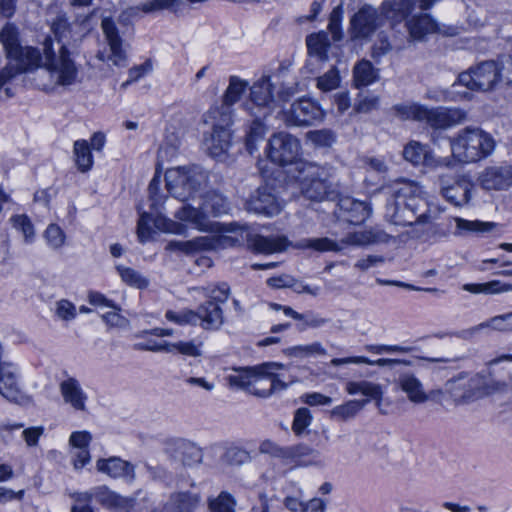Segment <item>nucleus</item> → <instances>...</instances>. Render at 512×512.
Returning a JSON list of instances; mask_svg holds the SVG:
<instances>
[{
	"label": "nucleus",
	"instance_id": "nucleus-1",
	"mask_svg": "<svg viewBox=\"0 0 512 512\" xmlns=\"http://www.w3.org/2000/svg\"><path fill=\"white\" fill-rule=\"evenodd\" d=\"M54 39L47 36L42 43V69L34 77L35 85L42 90H52L56 86H69L75 83L77 68L70 57L66 41L71 29L65 15H58L51 23Z\"/></svg>",
	"mask_w": 512,
	"mask_h": 512
},
{
	"label": "nucleus",
	"instance_id": "nucleus-2",
	"mask_svg": "<svg viewBox=\"0 0 512 512\" xmlns=\"http://www.w3.org/2000/svg\"><path fill=\"white\" fill-rule=\"evenodd\" d=\"M388 189L392 200L386 204V218L395 225L415 227V236L422 237L424 227H431L438 215L424 198L422 187L415 181L398 179Z\"/></svg>",
	"mask_w": 512,
	"mask_h": 512
},
{
	"label": "nucleus",
	"instance_id": "nucleus-3",
	"mask_svg": "<svg viewBox=\"0 0 512 512\" xmlns=\"http://www.w3.org/2000/svg\"><path fill=\"white\" fill-rule=\"evenodd\" d=\"M283 368L281 363L267 362L255 367L237 369L227 379L231 387L246 389L259 397H269L287 388V384L277 374Z\"/></svg>",
	"mask_w": 512,
	"mask_h": 512
},
{
	"label": "nucleus",
	"instance_id": "nucleus-4",
	"mask_svg": "<svg viewBox=\"0 0 512 512\" xmlns=\"http://www.w3.org/2000/svg\"><path fill=\"white\" fill-rule=\"evenodd\" d=\"M167 191L181 202L195 201L209 182V174L203 167L192 164L169 168L165 172Z\"/></svg>",
	"mask_w": 512,
	"mask_h": 512
},
{
	"label": "nucleus",
	"instance_id": "nucleus-5",
	"mask_svg": "<svg viewBox=\"0 0 512 512\" xmlns=\"http://www.w3.org/2000/svg\"><path fill=\"white\" fill-rule=\"evenodd\" d=\"M0 42L2 43L9 62L4 68H12L13 78L24 72H36L42 69L43 57L38 48L26 46L22 47L19 43L18 30L7 23L0 31Z\"/></svg>",
	"mask_w": 512,
	"mask_h": 512
},
{
	"label": "nucleus",
	"instance_id": "nucleus-6",
	"mask_svg": "<svg viewBox=\"0 0 512 512\" xmlns=\"http://www.w3.org/2000/svg\"><path fill=\"white\" fill-rule=\"evenodd\" d=\"M452 160L471 163L484 159L495 149V140L491 134L477 126H467L450 138Z\"/></svg>",
	"mask_w": 512,
	"mask_h": 512
},
{
	"label": "nucleus",
	"instance_id": "nucleus-7",
	"mask_svg": "<svg viewBox=\"0 0 512 512\" xmlns=\"http://www.w3.org/2000/svg\"><path fill=\"white\" fill-rule=\"evenodd\" d=\"M328 176L327 169L316 163L297 164L295 179L299 183L302 194L312 201H322L330 197Z\"/></svg>",
	"mask_w": 512,
	"mask_h": 512
},
{
	"label": "nucleus",
	"instance_id": "nucleus-8",
	"mask_svg": "<svg viewBox=\"0 0 512 512\" xmlns=\"http://www.w3.org/2000/svg\"><path fill=\"white\" fill-rule=\"evenodd\" d=\"M268 159L279 166H288L295 164V172H297V164L303 162L300 160L302 154V145L300 140L288 133L277 132L271 135L266 148Z\"/></svg>",
	"mask_w": 512,
	"mask_h": 512
},
{
	"label": "nucleus",
	"instance_id": "nucleus-9",
	"mask_svg": "<svg viewBox=\"0 0 512 512\" xmlns=\"http://www.w3.org/2000/svg\"><path fill=\"white\" fill-rule=\"evenodd\" d=\"M496 60H485L471 66L458 76L460 84L471 90L490 91L499 84Z\"/></svg>",
	"mask_w": 512,
	"mask_h": 512
},
{
	"label": "nucleus",
	"instance_id": "nucleus-10",
	"mask_svg": "<svg viewBox=\"0 0 512 512\" xmlns=\"http://www.w3.org/2000/svg\"><path fill=\"white\" fill-rule=\"evenodd\" d=\"M324 116L325 113L317 102L309 98H301L283 110L282 121L288 127H303L322 121Z\"/></svg>",
	"mask_w": 512,
	"mask_h": 512
},
{
	"label": "nucleus",
	"instance_id": "nucleus-11",
	"mask_svg": "<svg viewBox=\"0 0 512 512\" xmlns=\"http://www.w3.org/2000/svg\"><path fill=\"white\" fill-rule=\"evenodd\" d=\"M445 391L455 403H467L487 394L486 379L479 374L458 376L446 382Z\"/></svg>",
	"mask_w": 512,
	"mask_h": 512
},
{
	"label": "nucleus",
	"instance_id": "nucleus-12",
	"mask_svg": "<svg viewBox=\"0 0 512 512\" xmlns=\"http://www.w3.org/2000/svg\"><path fill=\"white\" fill-rule=\"evenodd\" d=\"M281 74L262 75L250 87L249 103L254 111L261 112V115H269L275 101V89L280 83Z\"/></svg>",
	"mask_w": 512,
	"mask_h": 512
},
{
	"label": "nucleus",
	"instance_id": "nucleus-13",
	"mask_svg": "<svg viewBox=\"0 0 512 512\" xmlns=\"http://www.w3.org/2000/svg\"><path fill=\"white\" fill-rule=\"evenodd\" d=\"M381 11L371 5L361 7L350 19L352 39L367 40L384 24Z\"/></svg>",
	"mask_w": 512,
	"mask_h": 512
},
{
	"label": "nucleus",
	"instance_id": "nucleus-14",
	"mask_svg": "<svg viewBox=\"0 0 512 512\" xmlns=\"http://www.w3.org/2000/svg\"><path fill=\"white\" fill-rule=\"evenodd\" d=\"M442 196L455 206H463L471 199L473 184L464 175L442 174L438 178Z\"/></svg>",
	"mask_w": 512,
	"mask_h": 512
},
{
	"label": "nucleus",
	"instance_id": "nucleus-15",
	"mask_svg": "<svg viewBox=\"0 0 512 512\" xmlns=\"http://www.w3.org/2000/svg\"><path fill=\"white\" fill-rule=\"evenodd\" d=\"M479 186L485 191H504L512 186V165L488 166L477 178Z\"/></svg>",
	"mask_w": 512,
	"mask_h": 512
},
{
	"label": "nucleus",
	"instance_id": "nucleus-16",
	"mask_svg": "<svg viewBox=\"0 0 512 512\" xmlns=\"http://www.w3.org/2000/svg\"><path fill=\"white\" fill-rule=\"evenodd\" d=\"M467 120V112L459 108H424L423 121L433 129H448Z\"/></svg>",
	"mask_w": 512,
	"mask_h": 512
},
{
	"label": "nucleus",
	"instance_id": "nucleus-17",
	"mask_svg": "<svg viewBox=\"0 0 512 512\" xmlns=\"http://www.w3.org/2000/svg\"><path fill=\"white\" fill-rule=\"evenodd\" d=\"M403 156L414 165H424L429 168L450 167L453 164L451 157L436 158L429 146L417 141H411L405 146Z\"/></svg>",
	"mask_w": 512,
	"mask_h": 512
},
{
	"label": "nucleus",
	"instance_id": "nucleus-18",
	"mask_svg": "<svg viewBox=\"0 0 512 512\" xmlns=\"http://www.w3.org/2000/svg\"><path fill=\"white\" fill-rule=\"evenodd\" d=\"M246 210L265 216H274L280 213L281 205L273 189L268 185L260 186L246 201Z\"/></svg>",
	"mask_w": 512,
	"mask_h": 512
},
{
	"label": "nucleus",
	"instance_id": "nucleus-19",
	"mask_svg": "<svg viewBox=\"0 0 512 512\" xmlns=\"http://www.w3.org/2000/svg\"><path fill=\"white\" fill-rule=\"evenodd\" d=\"M101 27L108 43L110 54L106 57L104 52L100 51L97 58L101 61L110 60L116 66H123L126 62V53L122 48V39L114 22L110 18H104Z\"/></svg>",
	"mask_w": 512,
	"mask_h": 512
},
{
	"label": "nucleus",
	"instance_id": "nucleus-20",
	"mask_svg": "<svg viewBox=\"0 0 512 512\" xmlns=\"http://www.w3.org/2000/svg\"><path fill=\"white\" fill-rule=\"evenodd\" d=\"M96 469L110 478L123 479L127 483H133L136 479L135 466L120 457L100 458L96 461Z\"/></svg>",
	"mask_w": 512,
	"mask_h": 512
},
{
	"label": "nucleus",
	"instance_id": "nucleus-21",
	"mask_svg": "<svg viewBox=\"0 0 512 512\" xmlns=\"http://www.w3.org/2000/svg\"><path fill=\"white\" fill-rule=\"evenodd\" d=\"M174 216L180 221L189 223L199 231L211 232L215 229V223L208 219L201 201L198 207L192 205L190 201L183 202V205L175 212Z\"/></svg>",
	"mask_w": 512,
	"mask_h": 512
},
{
	"label": "nucleus",
	"instance_id": "nucleus-22",
	"mask_svg": "<svg viewBox=\"0 0 512 512\" xmlns=\"http://www.w3.org/2000/svg\"><path fill=\"white\" fill-rule=\"evenodd\" d=\"M391 236L385 231L378 228H371L368 230L354 231L346 234L341 238L343 250L346 247H364L374 244L387 243Z\"/></svg>",
	"mask_w": 512,
	"mask_h": 512
},
{
	"label": "nucleus",
	"instance_id": "nucleus-23",
	"mask_svg": "<svg viewBox=\"0 0 512 512\" xmlns=\"http://www.w3.org/2000/svg\"><path fill=\"white\" fill-rule=\"evenodd\" d=\"M270 307L273 310H283L284 314L294 320L299 321L297 329L299 331H306L307 329H318L330 322L328 318L322 317L319 313L314 311H306L304 313H298L289 306H282L277 303H270Z\"/></svg>",
	"mask_w": 512,
	"mask_h": 512
},
{
	"label": "nucleus",
	"instance_id": "nucleus-24",
	"mask_svg": "<svg viewBox=\"0 0 512 512\" xmlns=\"http://www.w3.org/2000/svg\"><path fill=\"white\" fill-rule=\"evenodd\" d=\"M396 386L407 395V398L415 404H421L428 400V395L421 380L412 372L405 371L395 380Z\"/></svg>",
	"mask_w": 512,
	"mask_h": 512
},
{
	"label": "nucleus",
	"instance_id": "nucleus-25",
	"mask_svg": "<svg viewBox=\"0 0 512 512\" xmlns=\"http://www.w3.org/2000/svg\"><path fill=\"white\" fill-rule=\"evenodd\" d=\"M59 391L64 403L76 411H86L88 397L77 379L69 377L63 380L59 385Z\"/></svg>",
	"mask_w": 512,
	"mask_h": 512
},
{
	"label": "nucleus",
	"instance_id": "nucleus-26",
	"mask_svg": "<svg viewBox=\"0 0 512 512\" xmlns=\"http://www.w3.org/2000/svg\"><path fill=\"white\" fill-rule=\"evenodd\" d=\"M196 316L197 324L205 330H218L224 324L223 310L213 301L201 304L196 311Z\"/></svg>",
	"mask_w": 512,
	"mask_h": 512
},
{
	"label": "nucleus",
	"instance_id": "nucleus-27",
	"mask_svg": "<svg viewBox=\"0 0 512 512\" xmlns=\"http://www.w3.org/2000/svg\"><path fill=\"white\" fill-rule=\"evenodd\" d=\"M339 207L343 212L345 220L354 225L363 223L372 213V209L368 203L349 197L341 199L339 201Z\"/></svg>",
	"mask_w": 512,
	"mask_h": 512
},
{
	"label": "nucleus",
	"instance_id": "nucleus-28",
	"mask_svg": "<svg viewBox=\"0 0 512 512\" xmlns=\"http://www.w3.org/2000/svg\"><path fill=\"white\" fill-rule=\"evenodd\" d=\"M405 25L412 41H422L427 35L438 31L437 23L426 13L412 16Z\"/></svg>",
	"mask_w": 512,
	"mask_h": 512
},
{
	"label": "nucleus",
	"instance_id": "nucleus-29",
	"mask_svg": "<svg viewBox=\"0 0 512 512\" xmlns=\"http://www.w3.org/2000/svg\"><path fill=\"white\" fill-rule=\"evenodd\" d=\"M456 224V236H463L466 234H476L483 236L499 230L502 226L496 222L481 221V220H467L461 217L454 218Z\"/></svg>",
	"mask_w": 512,
	"mask_h": 512
},
{
	"label": "nucleus",
	"instance_id": "nucleus-30",
	"mask_svg": "<svg viewBox=\"0 0 512 512\" xmlns=\"http://www.w3.org/2000/svg\"><path fill=\"white\" fill-rule=\"evenodd\" d=\"M201 497L197 493L177 492L170 495L162 512H194L200 504Z\"/></svg>",
	"mask_w": 512,
	"mask_h": 512
},
{
	"label": "nucleus",
	"instance_id": "nucleus-31",
	"mask_svg": "<svg viewBox=\"0 0 512 512\" xmlns=\"http://www.w3.org/2000/svg\"><path fill=\"white\" fill-rule=\"evenodd\" d=\"M291 243L285 236L255 235L249 239V246L258 253L273 254L287 249Z\"/></svg>",
	"mask_w": 512,
	"mask_h": 512
},
{
	"label": "nucleus",
	"instance_id": "nucleus-32",
	"mask_svg": "<svg viewBox=\"0 0 512 512\" xmlns=\"http://www.w3.org/2000/svg\"><path fill=\"white\" fill-rule=\"evenodd\" d=\"M214 246L215 241L213 238L201 236L187 241H170L166 245V250L180 252L189 256L201 251L211 250Z\"/></svg>",
	"mask_w": 512,
	"mask_h": 512
},
{
	"label": "nucleus",
	"instance_id": "nucleus-33",
	"mask_svg": "<svg viewBox=\"0 0 512 512\" xmlns=\"http://www.w3.org/2000/svg\"><path fill=\"white\" fill-rule=\"evenodd\" d=\"M234 108L224 103L213 105L204 115L205 123L211 124L214 129L231 131Z\"/></svg>",
	"mask_w": 512,
	"mask_h": 512
},
{
	"label": "nucleus",
	"instance_id": "nucleus-34",
	"mask_svg": "<svg viewBox=\"0 0 512 512\" xmlns=\"http://www.w3.org/2000/svg\"><path fill=\"white\" fill-rule=\"evenodd\" d=\"M415 6V0H385L381 6V12L385 19L401 22L408 17Z\"/></svg>",
	"mask_w": 512,
	"mask_h": 512
},
{
	"label": "nucleus",
	"instance_id": "nucleus-35",
	"mask_svg": "<svg viewBox=\"0 0 512 512\" xmlns=\"http://www.w3.org/2000/svg\"><path fill=\"white\" fill-rule=\"evenodd\" d=\"M231 139V131L212 128L210 136L205 138V146L212 157L220 158L231 147Z\"/></svg>",
	"mask_w": 512,
	"mask_h": 512
},
{
	"label": "nucleus",
	"instance_id": "nucleus-36",
	"mask_svg": "<svg viewBox=\"0 0 512 512\" xmlns=\"http://www.w3.org/2000/svg\"><path fill=\"white\" fill-rule=\"evenodd\" d=\"M243 108L247 111L252 117H254L253 121L249 126V130L246 135V146L249 153H253L256 150L255 143L262 139L266 132V127L263 123V119H265L268 115H261V112L254 111V108L250 106L249 103H244Z\"/></svg>",
	"mask_w": 512,
	"mask_h": 512
},
{
	"label": "nucleus",
	"instance_id": "nucleus-37",
	"mask_svg": "<svg viewBox=\"0 0 512 512\" xmlns=\"http://www.w3.org/2000/svg\"><path fill=\"white\" fill-rule=\"evenodd\" d=\"M200 200L208 218L210 216L220 217L228 214L231 210L228 199L217 191H209L205 195L201 194Z\"/></svg>",
	"mask_w": 512,
	"mask_h": 512
},
{
	"label": "nucleus",
	"instance_id": "nucleus-38",
	"mask_svg": "<svg viewBox=\"0 0 512 512\" xmlns=\"http://www.w3.org/2000/svg\"><path fill=\"white\" fill-rule=\"evenodd\" d=\"M305 450H307V448L303 446L282 447L269 439L262 441L259 445L260 453L269 454L272 457L283 460L294 459L305 455L307 454Z\"/></svg>",
	"mask_w": 512,
	"mask_h": 512
},
{
	"label": "nucleus",
	"instance_id": "nucleus-39",
	"mask_svg": "<svg viewBox=\"0 0 512 512\" xmlns=\"http://www.w3.org/2000/svg\"><path fill=\"white\" fill-rule=\"evenodd\" d=\"M293 247L297 249H311L321 253H339L343 251V244H341V239L338 241L329 237L302 239L296 242Z\"/></svg>",
	"mask_w": 512,
	"mask_h": 512
},
{
	"label": "nucleus",
	"instance_id": "nucleus-40",
	"mask_svg": "<svg viewBox=\"0 0 512 512\" xmlns=\"http://www.w3.org/2000/svg\"><path fill=\"white\" fill-rule=\"evenodd\" d=\"M176 453L184 465L199 464L203 458L202 449L195 443L181 440L176 444Z\"/></svg>",
	"mask_w": 512,
	"mask_h": 512
},
{
	"label": "nucleus",
	"instance_id": "nucleus-41",
	"mask_svg": "<svg viewBox=\"0 0 512 512\" xmlns=\"http://www.w3.org/2000/svg\"><path fill=\"white\" fill-rule=\"evenodd\" d=\"M367 402V400H349L344 404L335 406L330 411V416L337 421H348L356 417Z\"/></svg>",
	"mask_w": 512,
	"mask_h": 512
},
{
	"label": "nucleus",
	"instance_id": "nucleus-42",
	"mask_svg": "<svg viewBox=\"0 0 512 512\" xmlns=\"http://www.w3.org/2000/svg\"><path fill=\"white\" fill-rule=\"evenodd\" d=\"M249 83L238 76H231L229 78V84L226 88L223 96L222 103L233 107L245 93Z\"/></svg>",
	"mask_w": 512,
	"mask_h": 512
},
{
	"label": "nucleus",
	"instance_id": "nucleus-43",
	"mask_svg": "<svg viewBox=\"0 0 512 512\" xmlns=\"http://www.w3.org/2000/svg\"><path fill=\"white\" fill-rule=\"evenodd\" d=\"M310 56L316 57L318 61L327 59L329 41L325 33L312 34L306 39Z\"/></svg>",
	"mask_w": 512,
	"mask_h": 512
},
{
	"label": "nucleus",
	"instance_id": "nucleus-44",
	"mask_svg": "<svg viewBox=\"0 0 512 512\" xmlns=\"http://www.w3.org/2000/svg\"><path fill=\"white\" fill-rule=\"evenodd\" d=\"M354 82L357 88L373 83L377 78L376 70L369 61L362 60L354 67Z\"/></svg>",
	"mask_w": 512,
	"mask_h": 512
},
{
	"label": "nucleus",
	"instance_id": "nucleus-45",
	"mask_svg": "<svg viewBox=\"0 0 512 512\" xmlns=\"http://www.w3.org/2000/svg\"><path fill=\"white\" fill-rule=\"evenodd\" d=\"M306 142L314 148H329L336 141V135L331 129L310 130L305 134Z\"/></svg>",
	"mask_w": 512,
	"mask_h": 512
},
{
	"label": "nucleus",
	"instance_id": "nucleus-46",
	"mask_svg": "<svg viewBox=\"0 0 512 512\" xmlns=\"http://www.w3.org/2000/svg\"><path fill=\"white\" fill-rule=\"evenodd\" d=\"M346 391L350 395L362 394L372 399H379L382 396L380 385L369 381H350L346 384Z\"/></svg>",
	"mask_w": 512,
	"mask_h": 512
},
{
	"label": "nucleus",
	"instance_id": "nucleus-47",
	"mask_svg": "<svg viewBox=\"0 0 512 512\" xmlns=\"http://www.w3.org/2000/svg\"><path fill=\"white\" fill-rule=\"evenodd\" d=\"M74 156L76 165L81 172H87L92 168L93 157L86 140L75 141Z\"/></svg>",
	"mask_w": 512,
	"mask_h": 512
},
{
	"label": "nucleus",
	"instance_id": "nucleus-48",
	"mask_svg": "<svg viewBox=\"0 0 512 512\" xmlns=\"http://www.w3.org/2000/svg\"><path fill=\"white\" fill-rule=\"evenodd\" d=\"M284 353L289 357L306 358L314 355L324 356L327 354V350L320 342H313L307 345H297L286 348Z\"/></svg>",
	"mask_w": 512,
	"mask_h": 512
},
{
	"label": "nucleus",
	"instance_id": "nucleus-49",
	"mask_svg": "<svg viewBox=\"0 0 512 512\" xmlns=\"http://www.w3.org/2000/svg\"><path fill=\"white\" fill-rule=\"evenodd\" d=\"M12 227L20 231L23 235L25 243H32L35 239L34 225L25 214L13 215L10 218Z\"/></svg>",
	"mask_w": 512,
	"mask_h": 512
},
{
	"label": "nucleus",
	"instance_id": "nucleus-50",
	"mask_svg": "<svg viewBox=\"0 0 512 512\" xmlns=\"http://www.w3.org/2000/svg\"><path fill=\"white\" fill-rule=\"evenodd\" d=\"M211 512H235L236 500L228 492L222 491L217 497L209 499Z\"/></svg>",
	"mask_w": 512,
	"mask_h": 512
},
{
	"label": "nucleus",
	"instance_id": "nucleus-51",
	"mask_svg": "<svg viewBox=\"0 0 512 512\" xmlns=\"http://www.w3.org/2000/svg\"><path fill=\"white\" fill-rule=\"evenodd\" d=\"M116 269L122 281L125 282L127 285H130L138 289H144L149 284V281L145 277H143L138 271L130 267H124L119 265L116 267Z\"/></svg>",
	"mask_w": 512,
	"mask_h": 512
},
{
	"label": "nucleus",
	"instance_id": "nucleus-52",
	"mask_svg": "<svg viewBox=\"0 0 512 512\" xmlns=\"http://www.w3.org/2000/svg\"><path fill=\"white\" fill-rule=\"evenodd\" d=\"M201 289L203 294L210 298L209 301H213L219 305L225 303L230 295V287L225 282L220 284H211Z\"/></svg>",
	"mask_w": 512,
	"mask_h": 512
},
{
	"label": "nucleus",
	"instance_id": "nucleus-53",
	"mask_svg": "<svg viewBox=\"0 0 512 512\" xmlns=\"http://www.w3.org/2000/svg\"><path fill=\"white\" fill-rule=\"evenodd\" d=\"M499 84L512 88V56L502 55L496 59Z\"/></svg>",
	"mask_w": 512,
	"mask_h": 512
},
{
	"label": "nucleus",
	"instance_id": "nucleus-54",
	"mask_svg": "<svg viewBox=\"0 0 512 512\" xmlns=\"http://www.w3.org/2000/svg\"><path fill=\"white\" fill-rule=\"evenodd\" d=\"M43 236L48 246L54 250L60 249L66 239L64 231L57 224H49Z\"/></svg>",
	"mask_w": 512,
	"mask_h": 512
},
{
	"label": "nucleus",
	"instance_id": "nucleus-55",
	"mask_svg": "<svg viewBox=\"0 0 512 512\" xmlns=\"http://www.w3.org/2000/svg\"><path fill=\"white\" fill-rule=\"evenodd\" d=\"M425 106L419 104L398 105L395 107L397 116L402 120H415L422 122Z\"/></svg>",
	"mask_w": 512,
	"mask_h": 512
},
{
	"label": "nucleus",
	"instance_id": "nucleus-56",
	"mask_svg": "<svg viewBox=\"0 0 512 512\" xmlns=\"http://www.w3.org/2000/svg\"><path fill=\"white\" fill-rule=\"evenodd\" d=\"M339 84L340 76L336 67H332L324 75L317 78V87L324 92L338 88Z\"/></svg>",
	"mask_w": 512,
	"mask_h": 512
},
{
	"label": "nucleus",
	"instance_id": "nucleus-57",
	"mask_svg": "<svg viewBox=\"0 0 512 512\" xmlns=\"http://www.w3.org/2000/svg\"><path fill=\"white\" fill-rule=\"evenodd\" d=\"M165 317L168 321L179 325H197L196 311L193 310L185 309L180 312L169 310L166 312Z\"/></svg>",
	"mask_w": 512,
	"mask_h": 512
},
{
	"label": "nucleus",
	"instance_id": "nucleus-58",
	"mask_svg": "<svg viewBox=\"0 0 512 512\" xmlns=\"http://www.w3.org/2000/svg\"><path fill=\"white\" fill-rule=\"evenodd\" d=\"M277 73L281 74L280 83L276 86L278 98L282 101H288L298 91L297 84L293 81L285 80V71L279 70Z\"/></svg>",
	"mask_w": 512,
	"mask_h": 512
},
{
	"label": "nucleus",
	"instance_id": "nucleus-59",
	"mask_svg": "<svg viewBox=\"0 0 512 512\" xmlns=\"http://www.w3.org/2000/svg\"><path fill=\"white\" fill-rule=\"evenodd\" d=\"M183 2V0H153L144 3L142 9L144 12H151L156 9H167L173 12H177Z\"/></svg>",
	"mask_w": 512,
	"mask_h": 512
},
{
	"label": "nucleus",
	"instance_id": "nucleus-60",
	"mask_svg": "<svg viewBox=\"0 0 512 512\" xmlns=\"http://www.w3.org/2000/svg\"><path fill=\"white\" fill-rule=\"evenodd\" d=\"M484 323L486 328H491L496 331H512V312L492 317Z\"/></svg>",
	"mask_w": 512,
	"mask_h": 512
},
{
	"label": "nucleus",
	"instance_id": "nucleus-61",
	"mask_svg": "<svg viewBox=\"0 0 512 512\" xmlns=\"http://www.w3.org/2000/svg\"><path fill=\"white\" fill-rule=\"evenodd\" d=\"M311 421L312 416L309 409L299 408L295 412L292 429L297 435H300L311 424Z\"/></svg>",
	"mask_w": 512,
	"mask_h": 512
},
{
	"label": "nucleus",
	"instance_id": "nucleus-62",
	"mask_svg": "<svg viewBox=\"0 0 512 512\" xmlns=\"http://www.w3.org/2000/svg\"><path fill=\"white\" fill-rule=\"evenodd\" d=\"M154 224L159 230L166 233L182 234L186 231V227L183 224L162 216H158L154 220Z\"/></svg>",
	"mask_w": 512,
	"mask_h": 512
},
{
	"label": "nucleus",
	"instance_id": "nucleus-63",
	"mask_svg": "<svg viewBox=\"0 0 512 512\" xmlns=\"http://www.w3.org/2000/svg\"><path fill=\"white\" fill-rule=\"evenodd\" d=\"M56 315L65 321L72 320L76 317V307L70 301L62 299L56 303Z\"/></svg>",
	"mask_w": 512,
	"mask_h": 512
},
{
	"label": "nucleus",
	"instance_id": "nucleus-64",
	"mask_svg": "<svg viewBox=\"0 0 512 512\" xmlns=\"http://www.w3.org/2000/svg\"><path fill=\"white\" fill-rule=\"evenodd\" d=\"M92 436L87 431H75L70 435L69 445L74 449H88Z\"/></svg>",
	"mask_w": 512,
	"mask_h": 512
}]
</instances>
